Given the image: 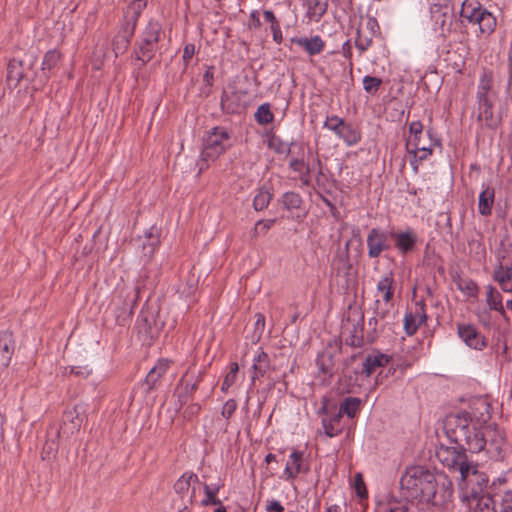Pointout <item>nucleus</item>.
<instances>
[{
  "mask_svg": "<svg viewBox=\"0 0 512 512\" xmlns=\"http://www.w3.org/2000/svg\"><path fill=\"white\" fill-rule=\"evenodd\" d=\"M439 462L452 472L460 473L459 498L462 504L471 507L474 500L500 496L501 512H512V490L507 488L505 478L490 481L487 473L478 469V464L469 461L467 454L440 449Z\"/></svg>",
  "mask_w": 512,
  "mask_h": 512,
  "instance_id": "nucleus-1",
  "label": "nucleus"
},
{
  "mask_svg": "<svg viewBox=\"0 0 512 512\" xmlns=\"http://www.w3.org/2000/svg\"><path fill=\"white\" fill-rule=\"evenodd\" d=\"M401 495L410 501L426 505L444 506L452 501L454 486L444 472L424 465L406 467L400 478Z\"/></svg>",
  "mask_w": 512,
  "mask_h": 512,
  "instance_id": "nucleus-2",
  "label": "nucleus"
},
{
  "mask_svg": "<svg viewBox=\"0 0 512 512\" xmlns=\"http://www.w3.org/2000/svg\"><path fill=\"white\" fill-rule=\"evenodd\" d=\"M443 430L449 441L457 446L440 444L436 449L437 458L442 448L466 454V452L478 453L481 451V445H484V442L478 438L480 429L472 423V415L468 411L448 414L443 420Z\"/></svg>",
  "mask_w": 512,
  "mask_h": 512,
  "instance_id": "nucleus-3",
  "label": "nucleus"
},
{
  "mask_svg": "<svg viewBox=\"0 0 512 512\" xmlns=\"http://www.w3.org/2000/svg\"><path fill=\"white\" fill-rule=\"evenodd\" d=\"M162 36H164L162 23L155 18H150L134 42L132 57L145 66L155 57Z\"/></svg>",
  "mask_w": 512,
  "mask_h": 512,
  "instance_id": "nucleus-4",
  "label": "nucleus"
},
{
  "mask_svg": "<svg viewBox=\"0 0 512 512\" xmlns=\"http://www.w3.org/2000/svg\"><path fill=\"white\" fill-rule=\"evenodd\" d=\"M165 325L160 316V307L149 300L143 305L135 324L138 339L143 345L152 346Z\"/></svg>",
  "mask_w": 512,
  "mask_h": 512,
  "instance_id": "nucleus-5",
  "label": "nucleus"
},
{
  "mask_svg": "<svg viewBox=\"0 0 512 512\" xmlns=\"http://www.w3.org/2000/svg\"><path fill=\"white\" fill-rule=\"evenodd\" d=\"M230 139L231 133L223 126H215L204 133L199 172L207 169L208 162H214L230 148Z\"/></svg>",
  "mask_w": 512,
  "mask_h": 512,
  "instance_id": "nucleus-6",
  "label": "nucleus"
},
{
  "mask_svg": "<svg viewBox=\"0 0 512 512\" xmlns=\"http://www.w3.org/2000/svg\"><path fill=\"white\" fill-rule=\"evenodd\" d=\"M141 291L142 287L139 285L123 284L117 287L116 296L113 300L115 305L113 314L118 326L125 327L131 322Z\"/></svg>",
  "mask_w": 512,
  "mask_h": 512,
  "instance_id": "nucleus-7",
  "label": "nucleus"
},
{
  "mask_svg": "<svg viewBox=\"0 0 512 512\" xmlns=\"http://www.w3.org/2000/svg\"><path fill=\"white\" fill-rule=\"evenodd\" d=\"M409 134L405 148L413 156L411 165L417 170V162H422L433 154L432 144H429L428 139L425 138L424 126L419 120L409 124Z\"/></svg>",
  "mask_w": 512,
  "mask_h": 512,
  "instance_id": "nucleus-8",
  "label": "nucleus"
},
{
  "mask_svg": "<svg viewBox=\"0 0 512 512\" xmlns=\"http://www.w3.org/2000/svg\"><path fill=\"white\" fill-rule=\"evenodd\" d=\"M431 19L440 36L446 40L451 32L455 19V7L451 0H434L430 7Z\"/></svg>",
  "mask_w": 512,
  "mask_h": 512,
  "instance_id": "nucleus-9",
  "label": "nucleus"
},
{
  "mask_svg": "<svg viewBox=\"0 0 512 512\" xmlns=\"http://www.w3.org/2000/svg\"><path fill=\"white\" fill-rule=\"evenodd\" d=\"M478 438L484 445H481V451L485 450L490 459L501 461L504 459V447L506 446V435L503 429L495 426H487L480 430Z\"/></svg>",
  "mask_w": 512,
  "mask_h": 512,
  "instance_id": "nucleus-10",
  "label": "nucleus"
},
{
  "mask_svg": "<svg viewBox=\"0 0 512 512\" xmlns=\"http://www.w3.org/2000/svg\"><path fill=\"white\" fill-rule=\"evenodd\" d=\"M343 342L340 337L329 340L322 351L316 356L318 375L332 379L336 373L335 359L342 353Z\"/></svg>",
  "mask_w": 512,
  "mask_h": 512,
  "instance_id": "nucleus-11",
  "label": "nucleus"
},
{
  "mask_svg": "<svg viewBox=\"0 0 512 512\" xmlns=\"http://www.w3.org/2000/svg\"><path fill=\"white\" fill-rule=\"evenodd\" d=\"M323 127L332 131L347 146H354L361 141V130L353 123L337 116H327Z\"/></svg>",
  "mask_w": 512,
  "mask_h": 512,
  "instance_id": "nucleus-12",
  "label": "nucleus"
},
{
  "mask_svg": "<svg viewBox=\"0 0 512 512\" xmlns=\"http://www.w3.org/2000/svg\"><path fill=\"white\" fill-rule=\"evenodd\" d=\"M85 420V405L75 404L72 407H66L62 414L61 425L56 431V438H59L61 433L69 437L79 432Z\"/></svg>",
  "mask_w": 512,
  "mask_h": 512,
  "instance_id": "nucleus-13",
  "label": "nucleus"
},
{
  "mask_svg": "<svg viewBox=\"0 0 512 512\" xmlns=\"http://www.w3.org/2000/svg\"><path fill=\"white\" fill-rule=\"evenodd\" d=\"M391 230H383L378 227L370 229L366 238L367 256L370 259H378L383 252L391 250Z\"/></svg>",
  "mask_w": 512,
  "mask_h": 512,
  "instance_id": "nucleus-14",
  "label": "nucleus"
},
{
  "mask_svg": "<svg viewBox=\"0 0 512 512\" xmlns=\"http://www.w3.org/2000/svg\"><path fill=\"white\" fill-rule=\"evenodd\" d=\"M203 380V373L200 372L196 377L188 373L184 374L178 382L175 390L177 396L176 407L181 410L184 405L192 399L194 393L198 390L200 382Z\"/></svg>",
  "mask_w": 512,
  "mask_h": 512,
  "instance_id": "nucleus-15",
  "label": "nucleus"
},
{
  "mask_svg": "<svg viewBox=\"0 0 512 512\" xmlns=\"http://www.w3.org/2000/svg\"><path fill=\"white\" fill-rule=\"evenodd\" d=\"M477 101V120L484 122V126L486 129L496 131L502 125V115L501 113L494 114V102L489 97H480L476 98Z\"/></svg>",
  "mask_w": 512,
  "mask_h": 512,
  "instance_id": "nucleus-16",
  "label": "nucleus"
},
{
  "mask_svg": "<svg viewBox=\"0 0 512 512\" xmlns=\"http://www.w3.org/2000/svg\"><path fill=\"white\" fill-rule=\"evenodd\" d=\"M391 239L394 241V248L402 256L413 253L419 242L417 232L411 227L404 230H391Z\"/></svg>",
  "mask_w": 512,
  "mask_h": 512,
  "instance_id": "nucleus-17",
  "label": "nucleus"
},
{
  "mask_svg": "<svg viewBox=\"0 0 512 512\" xmlns=\"http://www.w3.org/2000/svg\"><path fill=\"white\" fill-rule=\"evenodd\" d=\"M457 334L460 339L472 349L481 351L487 347L488 341L486 337L474 324L458 323Z\"/></svg>",
  "mask_w": 512,
  "mask_h": 512,
  "instance_id": "nucleus-18",
  "label": "nucleus"
},
{
  "mask_svg": "<svg viewBox=\"0 0 512 512\" xmlns=\"http://www.w3.org/2000/svg\"><path fill=\"white\" fill-rule=\"evenodd\" d=\"M172 363L173 362L167 358L157 360L156 364L150 369L143 380L142 386H146L145 394H150L159 387L161 379L168 372Z\"/></svg>",
  "mask_w": 512,
  "mask_h": 512,
  "instance_id": "nucleus-19",
  "label": "nucleus"
},
{
  "mask_svg": "<svg viewBox=\"0 0 512 512\" xmlns=\"http://www.w3.org/2000/svg\"><path fill=\"white\" fill-rule=\"evenodd\" d=\"M309 471V464H304L303 452L293 449L284 469L285 479L293 481L299 474H307Z\"/></svg>",
  "mask_w": 512,
  "mask_h": 512,
  "instance_id": "nucleus-20",
  "label": "nucleus"
},
{
  "mask_svg": "<svg viewBox=\"0 0 512 512\" xmlns=\"http://www.w3.org/2000/svg\"><path fill=\"white\" fill-rule=\"evenodd\" d=\"M36 73L32 71L31 75L24 69V61L13 58L7 65V83L9 86L17 87L21 80L27 79L34 81Z\"/></svg>",
  "mask_w": 512,
  "mask_h": 512,
  "instance_id": "nucleus-21",
  "label": "nucleus"
},
{
  "mask_svg": "<svg viewBox=\"0 0 512 512\" xmlns=\"http://www.w3.org/2000/svg\"><path fill=\"white\" fill-rule=\"evenodd\" d=\"M16 342L13 332L0 331V368H7L15 352Z\"/></svg>",
  "mask_w": 512,
  "mask_h": 512,
  "instance_id": "nucleus-22",
  "label": "nucleus"
},
{
  "mask_svg": "<svg viewBox=\"0 0 512 512\" xmlns=\"http://www.w3.org/2000/svg\"><path fill=\"white\" fill-rule=\"evenodd\" d=\"M468 22L473 25L477 24L479 32L485 35L492 34L497 25L496 17L486 7L470 17Z\"/></svg>",
  "mask_w": 512,
  "mask_h": 512,
  "instance_id": "nucleus-23",
  "label": "nucleus"
},
{
  "mask_svg": "<svg viewBox=\"0 0 512 512\" xmlns=\"http://www.w3.org/2000/svg\"><path fill=\"white\" fill-rule=\"evenodd\" d=\"M358 319L352 324L349 335L345 338V344L354 348H361L366 342L364 336V313L357 311Z\"/></svg>",
  "mask_w": 512,
  "mask_h": 512,
  "instance_id": "nucleus-24",
  "label": "nucleus"
},
{
  "mask_svg": "<svg viewBox=\"0 0 512 512\" xmlns=\"http://www.w3.org/2000/svg\"><path fill=\"white\" fill-rule=\"evenodd\" d=\"M391 359L392 358L390 356L380 352L376 354H368L361 364L360 375L370 377L377 368L386 367L390 363Z\"/></svg>",
  "mask_w": 512,
  "mask_h": 512,
  "instance_id": "nucleus-25",
  "label": "nucleus"
},
{
  "mask_svg": "<svg viewBox=\"0 0 512 512\" xmlns=\"http://www.w3.org/2000/svg\"><path fill=\"white\" fill-rule=\"evenodd\" d=\"M291 44H296L301 47L310 56L320 54L325 48V42L319 35L311 38L307 37H292L289 39Z\"/></svg>",
  "mask_w": 512,
  "mask_h": 512,
  "instance_id": "nucleus-26",
  "label": "nucleus"
},
{
  "mask_svg": "<svg viewBox=\"0 0 512 512\" xmlns=\"http://www.w3.org/2000/svg\"><path fill=\"white\" fill-rule=\"evenodd\" d=\"M503 297L501 293L492 285L486 286V304L489 310L498 312L509 325L510 318L508 317L503 306Z\"/></svg>",
  "mask_w": 512,
  "mask_h": 512,
  "instance_id": "nucleus-27",
  "label": "nucleus"
},
{
  "mask_svg": "<svg viewBox=\"0 0 512 512\" xmlns=\"http://www.w3.org/2000/svg\"><path fill=\"white\" fill-rule=\"evenodd\" d=\"M62 54L57 49L48 50L43 57L41 64L42 74L40 76L41 86L45 85L50 79V72L58 65Z\"/></svg>",
  "mask_w": 512,
  "mask_h": 512,
  "instance_id": "nucleus-28",
  "label": "nucleus"
},
{
  "mask_svg": "<svg viewBox=\"0 0 512 512\" xmlns=\"http://www.w3.org/2000/svg\"><path fill=\"white\" fill-rule=\"evenodd\" d=\"M331 268L335 271L337 276H344L347 280H349L352 275L356 276L357 274L351 262V257L346 255L335 253L331 262Z\"/></svg>",
  "mask_w": 512,
  "mask_h": 512,
  "instance_id": "nucleus-29",
  "label": "nucleus"
},
{
  "mask_svg": "<svg viewBox=\"0 0 512 512\" xmlns=\"http://www.w3.org/2000/svg\"><path fill=\"white\" fill-rule=\"evenodd\" d=\"M342 417L343 416L337 411V407H334L329 417L322 418V426L327 437L332 438L343 432V426L341 425Z\"/></svg>",
  "mask_w": 512,
  "mask_h": 512,
  "instance_id": "nucleus-30",
  "label": "nucleus"
},
{
  "mask_svg": "<svg viewBox=\"0 0 512 512\" xmlns=\"http://www.w3.org/2000/svg\"><path fill=\"white\" fill-rule=\"evenodd\" d=\"M281 203L283 205V209L287 211H302V215H297V217H305L307 211L304 209V200L303 197L295 191H287L281 196Z\"/></svg>",
  "mask_w": 512,
  "mask_h": 512,
  "instance_id": "nucleus-31",
  "label": "nucleus"
},
{
  "mask_svg": "<svg viewBox=\"0 0 512 512\" xmlns=\"http://www.w3.org/2000/svg\"><path fill=\"white\" fill-rule=\"evenodd\" d=\"M492 276L493 280L498 282L502 291L512 293V266L504 267L502 261H499Z\"/></svg>",
  "mask_w": 512,
  "mask_h": 512,
  "instance_id": "nucleus-32",
  "label": "nucleus"
},
{
  "mask_svg": "<svg viewBox=\"0 0 512 512\" xmlns=\"http://www.w3.org/2000/svg\"><path fill=\"white\" fill-rule=\"evenodd\" d=\"M270 368V357L265 351L261 349L258 352V354L253 358V376L251 379V384L254 385L255 380L260 377H263Z\"/></svg>",
  "mask_w": 512,
  "mask_h": 512,
  "instance_id": "nucleus-33",
  "label": "nucleus"
},
{
  "mask_svg": "<svg viewBox=\"0 0 512 512\" xmlns=\"http://www.w3.org/2000/svg\"><path fill=\"white\" fill-rule=\"evenodd\" d=\"M494 84V73L491 69L482 68L476 92V98L489 97Z\"/></svg>",
  "mask_w": 512,
  "mask_h": 512,
  "instance_id": "nucleus-34",
  "label": "nucleus"
},
{
  "mask_svg": "<svg viewBox=\"0 0 512 512\" xmlns=\"http://www.w3.org/2000/svg\"><path fill=\"white\" fill-rule=\"evenodd\" d=\"M495 200V189L494 187L487 186L480 194L478 198V212L482 216H490L492 214V208Z\"/></svg>",
  "mask_w": 512,
  "mask_h": 512,
  "instance_id": "nucleus-35",
  "label": "nucleus"
},
{
  "mask_svg": "<svg viewBox=\"0 0 512 512\" xmlns=\"http://www.w3.org/2000/svg\"><path fill=\"white\" fill-rule=\"evenodd\" d=\"M394 276L389 272L383 276L377 283V291L383 293V300L386 305H389L394 297Z\"/></svg>",
  "mask_w": 512,
  "mask_h": 512,
  "instance_id": "nucleus-36",
  "label": "nucleus"
},
{
  "mask_svg": "<svg viewBox=\"0 0 512 512\" xmlns=\"http://www.w3.org/2000/svg\"><path fill=\"white\" fill-rule=\"evenodd\" d=\"M239 98L237 97L236 92H233L229 95L226 90H223L220 97V108L224 114L232 115L236 114L240 111V103Z\"/></svg>",
  "mask_w": 512,
  "mask_h": 512,
  "instance_id": "nucleus-37",
  "label": "nucleus"
},
{
  "mask_svg": "<svg viewBox=\"0 0 512 512\" xmlns=\"http://www.w3.org/2000/svg\"><path fill=\"white\" fill-rule=\"evenodd\" d=\"M198 482L199 478L195 473L185 472L176 480L173 485V489L175 493L183 499L184 495L189 491L191 484Z\"/></svg>",
  "mask_w": 512,
  "mask_h": 512,
  "instance_id": "nucleus-38",
  "label": "nucleus"
},
{
  "mask_svg": "<svg viewBox=\"0 0 512 512\" xmlns=\"http://www.w3.org/2000/svg\"><path fill=\"white\" fill-rule=\"evenodd\" d=\"M161 229L155 225L145 231L146 242L143 243L145 254L153 255L157 247L160 245Z\"/></svg>",
  "mask_w": 512,
  "mask_h": 512,
  "instance_id": "nucleus-39",
  "label": "nucleus"
},
{
  "mask_svg": "<svg viewBox=\"0 0 512 512\" xmlns=\"http://www.w3.org/2000/svg\"><path fill=\"white\" fill-rule=\"evenodd\" d=\"M329 0H307V17L315 22H319L326 14Z\"/></svg>",
  "mask_w": 512,
  "mask_h": 512,
  "instance_id": "nucleus-40",
  "label": "nucleus"
},
{
  "mask_svg": "<svg viewBox=\"0 0 512 512\" xmlns=\"http://www.w3.org/2000/svg\"><path fill=\"white\" fill-rule=\"evenodd\" d=\"M458 290L469 297H476L479 291L477 283L470 278H463L459 273L452 277Z\"/></svg>",
  "mask_w": 512,
  "mask_h": 512,
  "instance_id": "nucleus-41",
  "label": "nucleus"
},
{
  "mask_svg": "<svg viewBox=\"0 0 512 512\" xmlns=\"http://www.w3.org/2000/svg\"><path fill=\"white\" fill-rule=\"evenodd\" d=\"M361 408V399L358 397H346L337 410L342 416L354 418Z\"/></svg>",
  "mask_w": 512,
  "mask_h": 512,
  "instance_id": "nucleus-42",
  "label": "nucleus"
},
{
  "mask_svg": "<svg viewBox=\"0 0 512 512\" xmlns=\"http://www.w3.org/2000/svg\"><path fill=\"white\" fill-rule=\"evenodd\" d=\"M272 198L273 193L270 191V189L265 185L261 186L257 189V193L253 199V208L256 211L265 210L269 206Z\"/></svg>",
  "mask_w": 512,
  "mask_h": 512,
  "instance_id": "nucleus-43",
  "label": "nucleus"
},
{
  "mask_svg": "<svg viewBox=\"0 0 512 512\" xmlns=\"http://www.w3.org/2000/svg\"><path fill=\"white\" fill-rule=\"evenodd\" d=\"M263 17L264 20L270 24L273 41L277 44H281L283 42V34L280 22L275 16L274 12L272 10H264Z\"/></svg>",
  "mask_w": 512,
  "mask_h": 512,
  "instance_id": "nucleus-44",
  "label": "nucleus"
},
{
  "mask_svg": "<svg viewBox=\"0 0 512 512\" xmlns=\"http://www.w3.org/2000/svg\"><path fill=\"white\" fill-rule=\"evenodd\" d=\"M473 512H501L500 496L474 500Z\"/></svg>",
  "mask_w": 512,
  "mask_h": 512,
  "instance_id": "nucleus-45",
  "label": "nucleus"
},
{
  "mask_svg": "<svg viewBox=\"0 0 512 512\" xmlns=\"http://www.w3.org/2000/svg\"><path fill=\"white\" fill-rule=\"evenodd\" d=\"M356 358L357 356L353 355L344 361L345 367L343 368L342 376L339 379V383L344 381L347 386H354L357 383L358 375L360 374V369H354L353 371H350L348 368L349 363L354 362Z\"/></svg>",
  "mask_w": 512,
  "mask_h": 512,
  "instance_id": "nucleus-46",
  "label": "nucleus"
},
{
  "mask_svg": "<svg viewBox=\"0 0 512 512\" xmlns=\"http://www.w3.org/2000/svg\"><path fill=\"white\" fill-rule=\"evenodd\" d=\"M255 120L259 125H268L274 121V114L271 111V105L269 103L261 104L255 114Z\"/></svg>",
  "mask_w": 512,
  "mask_h": 512,
  "instance_id": "nucleus-47",
  "label": "nucleus"
},
{
  "mask_svg": "<svg viewBox=\"0 0 512 512\" xmlns=\"http://www.w3.org/2000/svg\"><path fill=\"white\" fill-rule=\"evenodd\" d=\"M482 8H484V6L479 2V0H464L460 9V17L469 21L470 17Z\"/></svg>",
  "mask_w": 512,
  "mask_h": 512,
  "instance_id": "nucleus-48",
  "label": "nucleus"
},
{
  "mask_svg": "<svg viewBox=\"0 0 512 512\" xmlns=\"http://www.w3.org/2000/svg\"><path fill=\"white\" fill-rule=\"evenodd\" d=\"M373 37L371 33L364 30L363 26L360 25L357 29V35L355 39V46L360 52H365L372 45Z\"/></svg>",
  "mask_w": 512,
  "mask_h": 512,
  "instance_id": "nucleus-49",
  "label": "nucleus"
},
{
  "mask_svg": "<svg viewBox=\"0 0 512 512\" xmlns=\"http://www.w3.org/2000/svg\"><path fill=\"white\" fill-rule=\"evenodd\" d=\"M408 366L409 365H404V364H398L396 367L390 366L385 373L383 370H381L378 373V375L376 376V383L381 384L383 382V380L387 379L389 376H392L395 379H401Z\"/></svg>",
  "mask_w": 512,
  "mask_h": 512,
  "instance_id": "nucleus-50",
  "label": "nucleus"
},
{
  "mask_svg": "<svg viewBox=\"0 0 512 512\" xmlns=\"http://www.w3.org/2000/svg\"><path fill=\"white\" fill-rule=\"evenodd\" d=\"M295 145L292 141L287 145L280 137L273 135L268 139V147L272 149L276 154H291V147Z\"/></svg>",
  "mask_w": 512,
  "mask_h": 512,
  "instance_id": "nucleus-51",
  "label": "nucleus"
},
{
  "mask_svg": "<svg viewBox=\"0 0 512 512\" xmlns=\"http://www.w3.org/2000/svg\"><path fill=\"white\" fill-rule=\"evenodd\" d=\"M148 0H130L127 7L123 12L131 18H135L139 21L142 12L146 9Z\"/></svg>",
  "mask_w": 512,
  "mask_h": 512,
  "instance_id": "nucleus-52",
  "label": "nucleus"
},
{
  "mask_svg": "<svg viewBox=\"0 0 512 512\" xmlns=\"http://www.w3.org/2000/svg\"><path fill=\"white\" fill-rule=\"evenodd\" d=\"M138 25V20L131 18V16L123 12V16L120 23V29L118 33L125 35L126 37H133Z\"/></svg>",
  "mask_w": 512,
  "mask_h": 512,
  "instance_id": "nucleus-53",
  "label": "nucleus"
},
{
  "mask_svg": "<svg viewBox=\"0 0 512 512\" xmlns=\"http://www.w3.org/2000/svg\"><path fill=\"white\" fill-rule=\"evenodd\" d=\"M239 372V365L237 362H231L229 364V371L225 375L222 385H221V391L223 393H227L229 388L235 384Z\"/></svg>",
  "mask_w": 512,
  "mask_h": 512,
  "instance_id": "nucleus-54",
  "label": "nucleus"
},
{
  "mask_svg": "<svg viewBox=\"0 0 512 512\" xmlns=\"http://www.w3.org/2000/svg\"><path fill=\"white\" fill-rule=\"evenodd\" d=\"M299 154L300 156L294 157L292 156L289 159L288 167L293 172L299 173L305 170L310 164L304 159V147L303 144L299 145Z\"/></svg>",
  "mask_w": 512,
  "mask_h": 512,
  "instance_id": "nucleus-55",
  "label": "nucleus"
},
{
  "mask_svg": "<svg viewBox=\"0 0 512 512\" xmlns=\"http://www.w3.org/2000/svg\"><path fill=\"white\" fill-rule=\"evenodd\" d=\"M317 162L319 165V170L317 171V173L315 175L316 186L320 189V192H322V193L324 192L326 194H331V190L327 187V185L329 182H331L332 184H335L336 180L335 179L330 180L329 177L323 172L321 161L318 159Z\"/></svg>",
  "mask_w": 512,
  "mask_h": 512,
  "instance_id": "nucleus-56",
  "label": "nucleus"
},
{
  "mask_svg": "<svg viewBox=\"0 0 512 512\" xmlns=\"http://www.w3.org/2000/svg\"><path fill=\"white\" fill-rule=\"evenodd\" d=\"M133 37H126L123 34L117 33L112 40L113 51L116 55L123 54L130 46Z\"/></svg>",
  "mask_w": 512,
  "mask_h": 512,
  "instance_id": "nucleus-57",
  "label": "nucleus"
},
{
  "mask_svg": "<svg viewBox=\"0 0 512 512\" xmlns=\"http://www.w3.org/2000/svg\"><path fill=\"white\" fill-rule=\"evenodd\" d=\"M363 89L366 93L374 96L378 93L383 81L381 78L366 75L363 80Z\"/></svg>",
  "mask_w": 512,
  "mask_h": 512,
  "instance_id": "nucleus-58",
  "label": "nucleus"
},
{
  "mask_svg": "<svg viewBox=\"0 0 512 512\" xmlns=\"http://www.w3.org/2000/svg\"><path fill=\"white\" fill-rule=\"evenodd\" d=\"M374 315L377 316L381 321V330H383L386 325L390 324V322L388 321L390 318L394 319L396 316L395 314H391L388 308L380 307V300L378 299L375 301Z\"/></svg>",
  "mask_w": 512,
  "mask_h": 512,
  "instance_id": "nucleus-59",
  "label": "nucleus"
},
{
  "mask_svg": "<svg viewBox=\"0 0 512 512\" xmlns=\"http://www.w3.org/2000/svg\"><path fill=\"white\" fill-rule=\"evenodd\" d=\"M57 439L55 437V439L45 441L40 453L42 460H50L55 457L59 447Z\"/></svg>",
  "mask_w": 512,
  "mask_h": 512,
  "instance_id": "nucleus-60",
  "label": "nucleus"
},
{
  "mask_svg": "<svg viewBox=\"0 0 512 512\" xmlns=\"http://www.w3.org/2000/svg\"><path fill=\"white\" fill-rule=\"evenodd\" d=\"M403 323L404 331L407 336H413L414 334H416L418 328L422 325L418 324V319L413 317V315L410 312L405 313Z\"/></svg>",
  "mask_w": 512,
  "mask_h": 512,
  "instance_id": "nucleus-61",
  "label": "nucleus"
},
{
  "mask_svg": "<svg viewBox=\"0 0 512 512\" xmlns=\"http://www.w3.org/2000/svg\"><path fill=\"white\" fill-rule=\"evenodd\" d=\"M413 317L418 319V324H425L427 321L426 304L423 299L414 303V309L409 311Z\"/></svg>",
  "mask_w": 512,
  "mask_h": 512,
  "instance_id": "nucleus-62",
  "label": "nucleus"
},
{
  "mask_svg": "<svg viewBox=\"0 0 512 512\" xmlns=\"http://www.w3.org/2000/svg\"><path fill=\"white\" fill-rule=\"evenodd\" d=\"M500 246L503 253L498 254L499 261H503L507 254L512 252V233H510L507 229H505V233L500 241Z\"/></svg>",
  "mask_w": 512,
  "mask_h": 512,
  "instance_id": "nucleus-63",
  "label": "nucleus"
},
{
  "mask_svg": "<svg viewBox=\"0 0 512 512\" xmlns=\"http://www.w3.org/2000/svg\"><path fill=\"white\" fill-rule=\"evenodd\" d=\"M354 489L361 500L368 498V490L361 473H357L354 477Z\"/></svg>",
  "mask_w": 512,
  "mask_h": 512,
  "instance_id": "nucleus-64",
  "label": "nucleus"
}]
</instances>
